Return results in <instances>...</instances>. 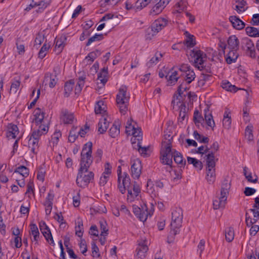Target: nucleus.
Listing matches in <instances>:
<instances>
[{"instance_id": "f257e3e1", "label": "nucleus", "mask_w": 259, "mask_h": 259, "mask_svg": "<svg viewBox=\"0 0 259 259\" xmlns=\"http://www.w3.org/2000/svg\"><path fill=\"white\" fill-rule=\"evenodd\" d=\"M93 144L88 142L85 144L81 152L80 168L76 178V184L81 188L87 186L94 179V174L90 171L87 175H83L88 171V169L93 162L92 156Z\"/></svg>"}, {"instance_id": "f03ea898", "label": "nucleus", "mask_w": 259, "mask_h": 259, "mask_svg": "<svg viewBox=\"0 0 259 259\" xmlns=\"http://www.w3.org/2000/svg\"><path fill=\"white\" fill-rule=\"evenodd\" d=\"M183 210L181 208H177L171 212V222L170 223V231L168 237L174 238L177 234H179L180 229L182 227L183 222Z\"/></svg>"}, {"instance_id": "7ed1b4c3", "label": "nucleus", "mask_w": 259, "mask_h": 259, "mask_svg": "<svg viewBox=\"0 0 259 259\" xmlns=\"http://www.w3.org/2000/svg\"><path fill=\"white\" fill-rule=\"evenodd\" d=\"M130 98V94L127 93V88L125 86H121L116 95V102L120 112L123 114L127 110Z\"/></svg>"}, {"instance_id": "20e7f679", "label": "nucleus", "mask_w": 259, "mask_h": 259, "mask_svg": "<svg viewBox=\"0 0 259 259\" xmlns=\"http://www.w3.org/2000/svg\"><path fill=\"white\" fill-rule=\"evenodd\" d=\"M169 156H167V158L165 160H163V156L160 155V159L161 163L163 164L170 165L172 163V157L174 158V161L180 165V168H184L185 165L186 164V160H183V157L182 154L177 151L175 149H171V152H169Z\"/></svg>"}, {"instance_id": "39448f33", "label": "nucleus", "mask_w": 259, "mask_h": 259, "mask_svg": "<svg viewBox=\"0 0 259 259\" xmlns=\"http://www.w3.org/2000/svg\"><path fill=\"white\" fill-rule=\"evenodd\" d=\"M168 21L163 18H159L151 24L146 31L148 38H151L167 25Z\"/></svg>"}, {"instance_id": "423d86ee", "label": "nucleus", "mask_w": 259, "mask_h": 259, "mask_svg": "<svg viewBox=\"0 0 259 259\" xmlns=\"http://www.w3.org/2000/svg\"><path fill=\"white\" fill-rule=\"evenodd\" d=\"M172 136L169 134H165L161 142V147L160 151V155L163 156V160H165L167 156H169V152L172 149Z\"/></svg>"}, {"instance_id": "0eeeda50", "label": "nucleus", "mask_w": 259, "mask_h": 259, "mask_svg": "<svg viewBox=\"0 0 259 259\" xmlns=\"http://www.w3.org/2000/svg\"><path fill=\"white\" fill-rule=\"evenodd\" d=\"M133 209L135 215L140 221L143 222L146 221L148 215L151 217L153 214L154 211L153 209L148 211L147 205L145 203L141 205V208L136 205H133Z\"/></svg>"}, {"instance_id": "6e6552de", "label": "nucleus", "mask_w": 259, "mask_h": 259, "mask_svg": "<svg viewBox=\"0 0 259 259\" xmlns=\"http://www.w3.org/2000/svg\"><path fill=\"white\" fill-rule=\"evenodd\" d=\"M117 18V16L114 17L113 14L108 13L105 14L102 18V19L100 20V22L106 21V29L110 31L119 24Z\"/></svg>"}, {"instance_id": "1a4fd4ad", "label": "nucleus", "mask_w": 259, "mask_h": 259, "mask_svg": "<svg viewBox=\"0 0 259 259\" xmlns=\"http://www.w3.org/2000/svg\"><path fill=\"white\" fill-rule=\"evenodd\" d=\"M39 226L41 232L42 233V234H43L47 241L49 242L50 239L51 241V242L50 243V244L54 245L55 243L50 229L47 225L46 223L44 221H42L39 223Z\"/></svg>"}, {"instance_id": "9d476101", "label": "nucleus", "mask_w": 259, "mask_h": 259, "mask_svg": "<svg viewBox=\"0 0 259 259\" xmlns=\"http://www.w3.org/2000/svg\"><path fill=\"white\" fill-rule=\"evenodd\" d=\"M141 161L137 159L133 161L131 166L132 176L134 179H139L141 174Z\"/></svg>"}, {"instance_id": "9b49d317", "label": "nucleus", "mask_w": 259, "mask_h": 259, "mask_svg": "<svg viewBox=\"0 0 259 259\" xmlns=\"http://www.w3.org/2000/svg\"><path fill=\"white\" fill-rule=\"evenodd\" d=\"M60 120L64 124H72L74 120V114L67 109H62L61 111Z\"/></svg>"}, {"instance_id": "f8f14e48", "label": "nucleus", "mask_w": 259, "mask_h": 259, "mask_svg": "<svg viewBox=\"0 0 259 259\" xmlns=\"http://www.w3.org/2000/svg\"><path fill=\"white\" fill-rule=\"evenodd\" d=\"M190 55L195 59V63L199 65L203 63V58L206 57V54L200 50H193L191 51Z\"/></svg>"}, {"instance_id": "ddd939ff", "label": "nucleus", "mask_w": 259, "mask_h": 259, "mask_svg": "<svg viewBox=\"0 0 259 259\" xmlns=\"http://www.w3.org/2000/svg\"><path fill=\"white\" fill-rule=\"evenodd\" d=\"M233 27L238 30H241L244 28L245 23L236 16H231L229 17Z\"/></svg>"}, {"instance_id": "4468645a", "label": "nucleus", "mask_w": 259, "mask_h": 259, "mask_svg": "<svg viewBox=\"0 0 259 259\" xmlns=\"http://www.w3.org/2000/svg\"><path fill=\"white\" fill-rule=\"evenodd\" d=\"M168 2L166 3L165 1L161 2L160 0L158 3L155 4V6L152 8L150 12V14L152 15H158L160 13L162 10L168 4Z\"/></svg>"}, {"instance_id": "2eb2a0df", "label": "nucleus", "mask_w": 259, "mask_h": 259, "mask_svg": "<svg viewBox=\"0 0 259 259\" xmlns=\"http://www.w3.org/2000/svg\"><path fill=\"white\" fill-rule=\"evenodd\" d=\"M19 134L18 126L14 124L10 123L8 125V131L7 132V137L9 138L15 139L17 135Z\"/></svg>"}, {"instance_id": "dca6fc26", "label": "nucleus", "mask_w": 259, "mask_h": 259, "mask_svg": "<svg viewBox=\"0 0 259 259\" xmlns=\"http://www.w3.org/2000/svg\"><path fill=\"white\" fill-rule=\"evenodd\" d=\"M120 133V122L119 121L115 120L112 126L109 129V136L113 138H115L117 137Z\"/></svg>"}, {"instance_id": "f3484780", "label": "nucleus", "mask_w": 259, "mask_h": 259, "mask_svg": "<svg viewBox=\"0 0 259 259\" xmlns=\"http://www.w3.org/2000/svg\"><path fill=\"white\" fill-rule=\"evenodd\" d=\"M229 50L230 51L229 53L226 56V61L228 64H230L233 62H236L239 56V54L237 53L238 50H236L235 49Z\"/></svg>"}, {"instance_id": "a211bd4d", "label": "nucleus", "mask_w": 259, "mask_h": 259, "mask_svg": "<svg viewBox=\"0 0 259 259\" xmlns=\"http://www.w3.org/2000/svg\"><path fill=\"white\" fill-rule=\"evenodd\" d=\"M228 49L238 50L239 49V41L236 35L230 36L228 39Z\"/></svg>"}, {"instance_id": "6ab92c4d", "label": "nucleus", "mask_w": 259, "mask_h": 259, "mask_svg": "<svg viewBox=\"0 0 259 259\" xmlns=\"http://www.w3.org/2000/svg\"><path fill=\"white\" fill-rule=\"evenodd\" d=\"M34 118L33 122H34L36 125L40 124L44 119L45 113L41 112L40 108H37L34 111Z\"/></svg>"}, {"instance_id": "aec40b11", "label": "nucleus", "mask_w": 259, "mask_h": 259, "mask_svg": "<svg viewBox=\"0 0 259 259\" xmlns=\"http://www.w3.org/2000/svg\"><path fill=\"white\" fill-rule=\"evenodd\" d=\"M206 157V167L215 168V161L214 152L211 151L205 156Z\"/></svg>"}, {"instance_id": "412c9836", "label": "nucleus", "mask_w": 259, "mask_h": 259, "mask_svg": "<svg viewBox=\"0 0 259 259\" xmlns=\"http://www.w3.org/2000/svg\"><path fill=\"white\" fill-rule=\"evenodd\" d=\"M183 83L184 82L182 83L178 88L177 92H178V95H177L176 94H175L174 95V96H173L174 99L171 101L172 104H175L176 100H178V101L177 102V105H178L179 103H181V98H180V97H181V95L183 93V92L182 91V89H184V91H186V90H188L187 87H183Z\"/></svg>"}, {"instance_id": "4be33fe9", "label": "nucleus", "mask_w": 259, "mask_h": 259, "mask_svg": "<svg viewBox=\"0 0 259 259\" xmlns=\"http://www.w3.org/2000/svg\"><path fill=\"white\" fill-rule=\"evenodd\" d=\"M227 197L222 196L219 197L218 199H215L213 201V206L214 209L219 208H223L225 207L226 201L227 200Z\"/></svg>"}, {"instance_id": "5701e85b", "label": "nucleus", "mask_w": 259, "mask_h": 259, "mask_svg": "<svg viewBox=\"0 0 259 259\" xmlns=\"http://www.w3.org/2000/svg\"><path fill=\"white\" fill-rule=\"evenodd\" d=\"M67 40V37L65 35H62L60 37L55 38V48L59 50V53L62 52L64 47L65 45V42Z\"/></svg>"}, {"instance_id": "b1692460", "label": "nucleus", "mask_w": 259, "mask_h": 259, "mask_svg": "<svg viewBox=\"0 0 259 259\" xmlns=\"http://www.w3.org/2000/svg\"><path fill=\"white\" fill-rule=\"evenodd\" d=\"M109 124V122L107 121L106 118H101L98 123V132L100 134H104L105 132H106Z\"/></svg>"}, {"instance_id": "393cba45", "label": "nucleus", "mask_w": 259, "mask_h": 259, "mask_svg": "<svg viewBox=\"0 0 259 259\" xmlns=\"http://www.w3.org/2000/svg\"><path fill=\"white\" fill-rule=\"evenodd\" d=\"M231 187L230 182L226 178L223 181L221 190V195L227 197L229 194V190Z\"/></svg>"}, {"instance_id": "a878e982", "label": "nucleus", "mask_w": 259, "mask_h": 259, "mask_svg": "<svg viewBox=\"0 0 259 259\" xmlns=\"http://www.w3.org/2000/svg\"><path fill=\"white\" fill-rule=\"evenodd\" d=\"M49 79L50 80L49 82V87L51 88H54L58 82V78L57 77L53 76L52 73L48 72L45 74V80L47 81Z\"/></svg>"}, {"instance_id": "bb28decb", "label": "nucleus", "mask_w": 259, "mask_h": 259, "mask_svg": "<svg viewBox=\"0 0 259 259\" xmlns=\"http://www.w3.org/2000/svg\"><path fill=\"white\" fill-rule=\"evenodd\" d=\"M74 79H70L66 81L64 85V96L68 97L72 91L74 84Z\"/></svg>"}, {"instance_id": "cd10ccee", "label": "nucleus", "mask_w": 259, "mask_h": 259, "mask_svg": "<svg viewBox=\"0 0 259 259\" xmlns=\"http://www.w3.org/2000/svg\"><path fill=\"white\" fill-rule=\"evenodd\" d=\"M221 87L226 91L233 93H236L238 90H241V89H238L235 85L231 84L227 80H223L221 83Z\"/></svg>"}, {"instance_id": "c85d7f7f", "label": "nucleus", "mask_w": 259, "mask_h": 259, "mask_svg": "<svg viewBox=\"0 0 259 259\" xmlns=\"http://www.w3.org/2000/svg\"><path fill=\"white\" fill-rule=\"evenodd\" d=\"M108 68H103L99 73L98 74V79L100 80L101 82L104 84L108 80Z\"/></svg>"}, {"instance_id": "c756f323", "label": "nucleus", "mask_w": 259, "mask_h": 259, "mask_svg": "<svg viewBox=\"0 0 259 259\" xmlns=\"http://www.w3.org/2000/svg\"><path fill=\"white\" fill-rule=\"evenodd\" d=\"M185 34L187 37V39L185 40V44L188 47H193L196 44L194 36L190 34L188 31H186Z\"/></svg>"}, {"instance_id": "7c9ffc66", "label": "nucleus", "mask_w": 259, "mask_h": 259, "mask_svg": "<svg viewBox=\"0 0 259 259\" xmlns=\"http://www.w3.org/2000/svg\"><path fill=\"white\" fill-rule=\"evenodd\" d=\"M206 179L209 184L213 183L215 180V168L206 167Z\"/></svg>"}, {"instance_id": "2f4dec72", "label": "nucleus", "mask_w": 259, "mask_h": 259, "mask_svg": "<svg viewBox=\"0 0 259 259\" xmlns=\"http://www.w3.org/2000/svg\"><path fill=\"white\" fill-rule=\"evenodd\" d=\"M245 31L247 34L250 37H259V28L247 26L245 28Z\"/></svg>"}, {"instance_id": "473e14b6", "label": "nucleus", "mask_w": 259, "mask_h": 259, "mask_svg": "<svg viewBox=\"0 0 259 259\" xmlns=\"http://www.w3.org/2000/svg\"><path fill=\"white\" fill-rule=\"evenodd\" d=\"M187 161L189 164H193L195 168H198L199 170H201L203 168L202 162L195 158L188 157Z\"/></svg>"}, {"instance_id": "72a5a7b5", "label": "nucleus", "mask_w": 259, "mask_h": 259, "mask_svg": "<svg viewBox=\"0 0 259 259\" xmlns=\"http://www.w3.org/2000/svg\"><path fill=\"white\" fill-rule=\"evenodd\" d=\"M148 250V246L146 245H142L137 248V255L139 258L143 259L145 257V253Z\"/></svg>"}, {"instance_id": "f704fd0d", "label": "nucleus", "mask_w": 259, "mask_h": 259, "mask_svg": "<svg viewBox=\"0 0 259 259\" xmlns=\"http://www.w3.org/2000/svg\"><path fill=\"white\" fill-rule=\"evenodd\" d=\"M77 128V126H73L70 130L68 136V141L69 142L73 143L77 138L78 134H77L78 132L76 131Z\"/></svg>"}, {"instance_id": "c9c22d12", "label": "nucleus", "mask_w": 259, "mask_h": 259, "mask_svg": "<svg viewBox=\"0 0 259 259\" xmlns=\"http://www.w3.org/2000/svg\"><path fill=\"white\" fill-rule=\"evenodd\" d=\"M162 57V54L161 53L156 52L154 56L147 63V66L148 67H152L154 64H156Z\"/></svg>"}, {"instance_id": "e433bc0d", "label": "nucleus", "mask_w": 259, "mask_h": 259, "mask_svg": "<svg viewBox=\"0 0 259 259\" xmlns=\"http://www.w3.org/2000/svg\"><path fill=\"white\" fill-rule=\"evenodd\" d=\"M29 169L23 165L18 167L14 170V172L19 173L24 178L29 175Z\"/></svg>"}, {"instance_id": "4c0bfd02", "label": "nucleus", "mask_w": 259, "mask_h": 259, "mask_svg": "<svg viewBox=\"0 0 259 259\" xmlns=\"http://www.w3.org/2000/svg\"><path fill=\"white\" fill-rule=\"evenodd\" d=\"M225 238L226 240L228 242H231L234 239V229L232 227H229L225 230Z\"/></svg>"}, {"instance_id": "58836bf2", "label": "nucleus", "mask_w": 259, "mask_h": 259, "mask_svg": "<svg viewBox=\"0 0 259 259\" xmlns=\"http://www.w3.org/2000/svg\"><path fill=\"white\" fill-rule=\"evenodd\" d=\"M223 126L226 129H229L231 126V116L226 111L224 115L223 120Z\"/></svg>"}, {"instance_id": "ea45409f", "label": "nucleus", "mask_w": 259, "mask_h": 259, "mask_svg": "<svg viewBox=\"0 0 259 259\" xmlns=\"http://www.w3.org/2000/svg\"><path fill=\"white\" fill-rule=\"evenodd\" d=\"M100 225V229L101 230V235L103 236H107L108 234V229H107V224L104 220L99 222Z\"/></svg>"}, {"instance_id": "a19ab883", "label": "nucleus", "mask_w": 259, "mask_h": 259, "mask_svg": "<svg viewBox=\"0 0 259 259\" xmlns=\"http://www.w3.org/2000/svg\"><path fill=\"white\" fill-rule=\"evenodd\" d=\"M194 138L198 141L200 143L207 144L209 142V139L207 137H203L199 134L197 131H195L193 133Z\"/></svg>"}, {"instance_id": "79ce46f5", "label": "nucleus", "mask_w": 259, "mask_h": 259, "mask_svg": "<svg viewBox=\"0 0 259 259\" xmlns=\"http://www.w3.org/2000/svg\"><path fill=\"white\" fill-rule=\"evenodd\" d=\"M151 0H138L134 6V8L136 10H141L144 7H145L150 2Z\"/></svg>"}, {"instance_id": "37998d69", "label": "nucleus", "mask_w": 259, "mask_h": 259, "mask_svg": "<svg viewBox=\"0 0 259 259\" xmlns=\"http://www.w3.org/2000/svg\"><path fill=\"white\" fill-rule=\"evenodd\" d=\"M103 38L104 35L103 34H96L88 39V41L86 44V46H90L94 41H100Z\"/></svg>"}, {"instance_id": "c03bdc74", "label": "nucleus", "mask_w": 259, "mask_h": 259, "mask_svg": "<svg viewBox=\"0 0 259 259\" xmlns=\"http://www.w3.org/2000/svg\"><path fill=\"white\" fill-rule=\"evenodd\" d=\"M38 141H37L36 139L35 140H32L31 141L29 140V148H30L31 152L34 154H36L37 153L36 149L38 148Z\"/></svg>"}, {"instance_id": "a18cd8bd", "label": "nucleus", "mask_w": 259, "mask_h": 259, "mask_svg": "<svg viewBox=\"0 0 259 259\" xmlns=\"http://www.w3.org/2000/svg\"><path fill=\"white\" fill-rule=\"evenodd\" d=\"M241 49L245 50L247 48H253L254 44L252 40L247 37L244 38L242 39L241 42Z\"/></svg>"}, {"instance_id": "49530a36", "label": "nucleus", "mask_w": 259, "mask_h": 259, "mask_svg": "<svg viewBox=\"0 0 259 259\" xmlns=\"http://www.w3.org/2000/svg\"><path fill=\"white\" fill-rule=\"evenodd\" d=\"M245 137L249 142H251L253 140L252 134V126L248 125L245 129Z\"/></svg>"}, {"instance_id": "de8ad7c7", "label": "nucleus", "mask_w": 259, "mask_h": 259, "mask_svg": "<svg viewBox=\"0 0 259 259\" xmlns=\"http://www.w3.org/2000/svg\"><path fill=\"white\" fill-rule=\"evenodd\" d=\"M103 105L104 102L102 101H99L97 102L95 106V112L96 114H102L106 111L104 110V108L102 107Z\"/></svg>"}, {"instance_id": "09e8293b", "label": "nucleus", "mask_w": 259, "mask_h": 259, "mask_svg": "<svg viewBox=\"0 0 259 259\" xmlns=\"http://www.w3.org/2000/svg\"><path fill=\"white\" fill-rule=\"evenodd\" d=\"M204 118L207 125L211 127L213 130L214 126H215V123L213 119L211 113H209L208 114V115H204Z\"/></svg>"}, {"instance_id": "8fccbe9b", "label": "nucleus", "mask_w": 259, "mask_h": 259, "mask_svg": "<svg viewBox=\"0 0 259 259\" xmlns=\"http://www.w3.org/2000/svg\"><path fill=\"white\" fill-rule=\"evenodd\" d=\"M50 47V45L47 46L46 44H44L38 52V58L41 59H43L46 56Z\"/></svg>"}, {"instance_id": "3c124183", "label": "nucleus", "mask_w": 259, "mask_h": 259, "mask_svg": "<svg viewBox=\"0 0 259 259\" xmlns=\"http://www.w3.org/2000/svg\"><path fill=\"white\" fill-rule=\"evenodd\" d=\"M195 78V74L193 70H190L187 73H186V78L185 81L187 83H190Z\"/></svg>"}, {"instance_id": "603ef678", "label": "nucleus", "mask_w": 259, "mask_h": 259, "mask_svg": "<svg viewBox=\"0 0 259 259\" xmlns=\"http://www.w3.org/2000/svg\"><path fill=\"white\" fill-rule=\"evenodd\" d=\"M182 168H179L178 170L174 169L173 170V173L171 174V176L174 181H177L182 178Z\"/></svg>"}, {"instance_id": "864d4df0", "label": "nucleus", "mask_w": 259, "mask_h": 259, "mask_svg": "<svg viewBox=\"0 0 259 259\" xmlns=\"http://www.w3.org/2000/svg\"><path fill=\"white\" fill-rule=\"evenodd\" d=\"M178 75V72L176 71H175L174 72H172L171 74L169 76L168 81L169 82V83H170L171 85L175 84L177 81L178 80L179 77L177 76Z\"/></svg>"}, {"instance_id": "5fc2aeb1", "label": "nucleus", "mask_w": 259, "mask_h": 259, "mask_svg": "<svg viewBox=\"0 0 259 259\" xmlns=\"http://www.w3.org/2000/svg\"><path fill=\"white\" fill-rule=\"evenodd\" d=\"M203 120V117L199 113V111L195 110L194 113L193 121L195 124L200 123L201 121Z\"/></svg>"}, {"instance_id": "6e6d98bb", "label": "nucleus", "mask_w": 259, "mask_h": 259, "mask_svg": "<svg viewBox=\"0 0 259 259\" xmlns=\"http://www.w3.org/2000/svg\"><path fill=\"white\" fill-rule=\"evenodd\" d=\"M44 35H42L40 33H38L34 40V47L37 48V47H39L44 41Z\"/></svg>"}, {"instance_id": "4d7b16f0", "label": "nucleus", "mask_w": 259, "mask_h": 259, "mask_svg": "<svg viewBox=\"0 0 259 259\" xmlns=\"http://www.w3.org/2000/svg\"><path fill=\"white\" fill-rule=\"evenodd\" d=\"M43 134V132H41L40 129H38L37 131H34L29 139V141H31L32 140L37 139V141H38L39 137Z\"/></svg>"}, {"instance_id": "13d9d810", "label": "nucleus", "mask_w": 259, "mask_h": 259, "mask_svg": "<svg viewBox=\"0 0 259 259\" xmlns=\"http://www.w3.org/2000/svg\"><path fill=\"white\" fill-rule=\"evenodd\" d=\"M54 198V194L52 191H50L48 193L47 197L46 199L45 204H48V206L50 207L53 205V201Z\"/></svg>"}, {"instance_id": "bf43d9fd", "label": "nucleus", "mask_w": 259, "mask_h": 259, "mask_svg": "<svg viewBox=\"0 0 259 259\" xmlns=\"http://www.w3.org/2000/svg\"><path fill=\"white\" fill-rule=\"evenodd\" d=\"M38 2V3H37V4H38L37 6H38L39 8L37 12L40 13H41L50 5L49 3L45 2L42 0L40 1V3L39 2Z\"/></svg>"}, {"instance_id": "052dcab7", "label": "nucleus", "mask_w": 259, "mask_h": 259, "mask_svg": "<svg viewBox=\"0 0 259 259\" xmlns=\"http://www.w3.org/2000/svg\"><path fill=\"white\" fill-rule=\"evenodd\" d=\"M123 175L124 177L122 180V184L123 186H126L127 188H130L131 185V179L127 173L124 172Z\"/></svg>"}, {"instance_id": "680f3d73", "label": "nucleus", "mask_w": 259, "mask_h": 259, "mask_svg": "<svg viewBox=\"0 0 259 259\" xmlns=\"http://www.w3.org/2000/svg\"><path fill=\"white\" fill-rule=\"evenodd\" d=\"M91 245L93 256L94 257L96 255L97 257H99L100 256V254L99 253V249L98 247L97 246V245L94 242H92Z\"/></svg>"}, {"instance_id": "e2e57ef3", "label": "nucleus", "mask_w": 259, "mask_h": 259, "mask_svg": "<svg viewBox=\"0 0 259 259\" xmlns=\"http://www.w3.org/2000/svg\"><path fill=\"white\" fill-rule=\"evenodd\" d=\"M72 199L74 206L75 207H78L80 202V191L77 193L76 195L73 197Z\"/></svg>"}, {"instance_id": "0e129e2a", "label": "nucleus", "mask_w": 259, "mask_h": 259, "mask_svg": "<svg viewBox=\"0 0 259 259\" xmlns=\"http://www.w3.org/2000/svg\"><path fill=\"white\" fill-rule=\"evenodd\" d=\"M16 46L19 54H23L25 52L24 45L21 43V40L20 39H18L17 40Z\"/></svg>"}, {"instance_id": "69168bd1", "label": "nucleus", "mask_w": 259, "mask_h": 259, "mask_svg": "<svg viewBox=\"0 0 259 259\" xmlns=\"http://www.w3.org/2000/svg\"><path fill=\"white\" fill-rule=\"evenodd\" d=\"M20 81L19 80H15L14 82H12L11 85L10 92H13L14 93H16L20 87Z\"/></svg>"}, {"instance_id": "338daca9", "label": "nucleus", "mask_w": 259, "mask_h": 259, "mask_svg": "<svg viewBox=\"0 0 259 259\" xmlns=\"http://www.w3.org/2000/svg\"><path fill=\"white\" fill-rule=\"evenodd\" d=\"M45 170L43 168L40 167L37 172V179L39 181L44 182L45 180Z\"/></svg>"}, {"instance_id": "774afa93", "label": "nucleus", "mask_w": 259, "mask_h": 259, "mask_svg": "<svg viewBox=\"0 0 259 259\" xmlns=\"http://www.w3.org/2000/svg\"><path fill=\"white\" fill-rule=\"evenodd\" d=\"M54 218L60 224V226L66 224V222L64 221L63 217L61 212L60 213H56Z\"/></svg>"}]
</instances>
